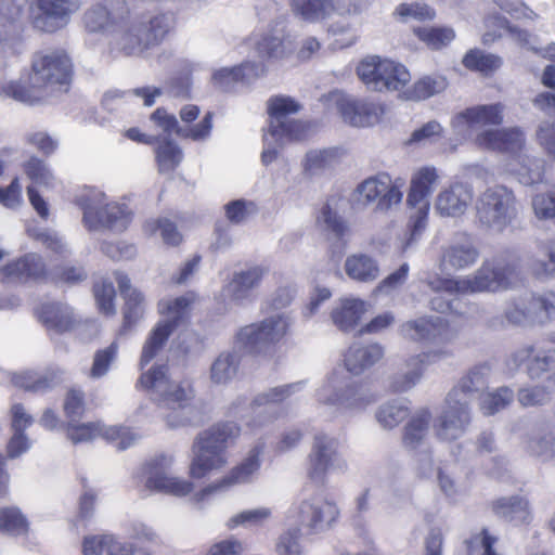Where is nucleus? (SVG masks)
I'll return each instance as SVG.
<instances>
[{
	"instance_id": "obj_29",
	"label": "nucleus",
	"mask_w": 555,
	"mask_h": 555,
	"mask_svg": "<svg viewBox=\"0 0 555 555\" xmlns=\"http://www.w3.org/2000/svg\"><path fill=\"white\" fill-rule=\"evenodd\" d=\"M240 427L231 422L218 423L198 434L193 444L204 448L206 451H215L228 455V448L240 436Z\"/></svg>"
},
{
	"instance_id": "obj_46",
	"label": "nucleus",
	"mask_w": 555,
	"mask_h": 555,
	"mask_svg": "<svg viewBox=\"0 0 555 555\" xmlns=\"http://www.w3.org/2000/svg\"><path fill=\"white\" fill-rule=\"evenodd\" d=\"M433 415L428 409H421L411 417L404 427L403 443L410 449L422 444L429 433Z\"/></svg>"
},
{
	"instance_id": "obj_37",
	"label": "nucleus",
	"mask_w": 555,
	"mask_h": 555,
	"mask_svg": "<svg viewBox=\"0 0 555 555\" xmlns=\"http://www.w3.org/2000/svg\"><path fill=\"white\" fill-rule=\"evenodd\" d=\"M128 14V8L121 2H117L111 10L101 4H95L85 12L83 24L89 31L95 33L109 25L119 24Z\"/></svg>"
},
{
	"instance_id": "obj_14",
	"label": "nucleus",
	"mask_w": 555,
	"mask_h": 555,
	"mask_svg": "<svg viewBox=\"0 0 555 555\" xmlns=\"http://www.w3.org/2000/svg\"><path fill=\"white\" fill-rule=\"evenodd\" d=\"M456 391H449L444 406L434 424V433L441 441H453L467 430L472 416L468 400L457 398Z\"/></svg>"
},
{
	"instance_id": "obj_49",
	"label": "nucleus",
	"mask_w": 555,
	"mask_h": 555,
	"mask_svg": "<svg viewBox=\"0 0 555 555\" xmlns=\"http://www.w3.org/2000/svg\"><path fill=\"white\" fill-rule=\"evenodd\" d=\"M493 509L498 516L509 521L525 522L529 519L528 503L518 496L498 500Z\"/></svg>"
},
{
	"instance_id": "obj_53",
	"label": "nucleus",
	"mask_w": 555,
	"mask_h": 555,
	"mask_svg": "<svg viewBox=\"0 0 555 555\" xmlns=\"http://www.w3.org/2000/svg\"><path fill=\"white\" fill-rule=\"evenodd\" d=\"M447 87L448 81L446 77L440 75L425 76L413 85L409 91L408 98L415 101L426 100L442 92Z\"/></svg>"
},
{
	"instance_id": "obj_13",
	"label": "nucleus",
	"mask_w": 555,
	"mask_h": 555,
	"mask_svg": "<svg viewBox=\"0 0 555 555\" xmlns=\"http://www.w3.org/2000/svg\"><path fill=\"white\" fill-rule=\"evenodd\" d=\"M289 325V318L284 313H278L241 328L237 340L250 352H264L284 338Z\"/></svg>"
},
{
	"instance_id": "obj_35",
	"label": "nucleus",
	"mask_w": 555,
	"mask_h": 555,
	"mask_svg": "<svg viewBox=\"0 0 555 555\" xmlns=\"http://www.w3.org/2000/svg\"><path fill=\"white\" fill-rule=\"evenodd\" d=\"M370 305L359 298H341L331 312V319L340 331L353 330L363 315L369 311Z\"/></svg>"
},
{
	"instance_id": "obj_31",
	"label": "nucleus",
	"mask_w": 555,
	"mask_h": 555,
	"mask_svg": "<svg viewBox=\"0 0 555 555\" xmlns=\"http://www.w3.org/2000/svg\"><path fill=\"white\" fill-rule=\"evenodd\" d=\"M479 257L474 243L466 236H462L443 247L440 268L461 270L473 266Z\"/></svg>"
},
{
	"instance_id": "obj_42",
	"label": "nucleus",
	"mask_w": 555,
	"mask_h": 555,
	"mask_svg": "<svg viewBox=\"0 0 555 555\" xmlns=\"http://www.w3.org/2000/svg\"><path fill=\"white\" fill-rule=\"evenodd\" d=\"M2 273L5 278L16 281L37 279L46 273L44 264L40 256L28 254L13 262L8 263Z\"/></svg>"
},
{
	"instance_id": "obj_34",
	"label": "nucleus",
	"mask_w": 555,
	"mask_h": 555,
	"mask_svg": "<svg viewBox=\"0 0 555 555\" xmlns=\"http://www.w3.org/2000/svg\"><path fill=\"white\" fill-rule=\"evenodd\" d=\"M38 320L49 332L62 334L72 331L76 325V319L72 309L64 304H42L36 311Z\"/></svg>"
},
{
	"instance_id": "obj_54",
	"label": "nucleus",
	"mask_w": 555,
	"mask_h": 555,
	"mask_svg": "<svg viewBox=\"0 0 555 555\" xmlns=\"http://www.w3.org/2000/svg\"><path fill=\"white\" fill-rule=\"evenodd\" d=\"M414 34L433 50L442 49L455 38V33L450 27H416Z\"/></svg>"
},
{
	"instance_id": "obj_57",
	"label": "nucleus",
	"mask_w": 555,
	"mask_h": 555,
	"mask_svg": "<svg viewBox=\"0 0 555 555\" xmlns=\"http://www.w3.org/2000/svg\"><path fill=\"white\" fill-rule=\"evenodd\" d=\"M301 528L291 522L289 528L280 534L275 543L278 555H305L304 546L300 542Z\"/></svg>"
},
{
	"instance_id": "obj_10",
	"label": "nucleus",
	"mask_w": 555,
	"mask_h": 555,
	"mask_svg": "<svg viewBox=\"0 0 555 555\" xmlns=\"http://www.w3.org/2000/svg\"><path fill=\"white\" fill-rule=\"evenodd\" d=\"M402 185V182L392 181L387 173H377L357 185L353 191V201L362 207L375 205L376 210L387 211L401 203Z\"/></svg>"
},
{
	"instance_id": "obj_11",
	"label": "nucleus",
	"mask_w": 555,
	"mask_h": 555,
	"mask_svg": "<svg viewBox=\"0 0 555 555\" xmlns=\"http://www.w3.org/2000/svg\"><path fill=\"white\" fill-rule=\"evenodd\" d=\"M191 302L192 299L189 296H181L172 300L159 302V311L166 314V317L153 328L143 346L140 359L141 367L149 364L163 348L178 322L188 313Z\"/></svg>"
},
{
	"instance_id": "obj_61",
	"label": "nucleus",
	"mask_w": 555,
	"mask_h": 555,
	"mask_svg": "<svg viewBox=\"0 0 555 555\" xmlns=\"http://www.w3.org/2000/svg\"><path fill=\"white\" fill-rule=\"evenodd\" d=\"M528 452L542 462L555 460V436L545 434L529 439L527 443Z\"/></svg>"
},
{
	"instance_id": "obj_43",
	"label": "nucleus",
	"mask_w": 555,
	"mask_h": 555,
	"mask_svg": "<svg viewBox=\"0 0 555 555\" xmlns=\"http://www.w3.org/2000/svg\"><path fill=\"white\" fill-rule=\"evenodd\" d=\"M344 268L350 279L362 283H371L380 274L377 261L365 254L350 255Z\"/></svg>"
},
{
	"instance_id": "obj_12",
	"label": "nucleus",
	"mask_w": 555,
	"mask_h": 555,
	"mask_svg": "<svg viewBox=\"0 0 555 555\" xmlns=\"http://www.w3.org/2000/svg\"><path fill=\"white\" fill-rule=\"evenodd\" d=\"M131 210L125 204L106 203L101 192H93L83 203V222L90 230L105 227L124 231L131 221Z\"/></svg>"
},
{
	"instance_id": "obj_38",
	"label": "nucleus",
	"mask_w": 555,
	"mask_h": 555,
	"mask_svg": "<svg viewBox=\"0 0 555 555\" xmlns=\"http://www.w3.org/2000/svg\"><path fill=\"white\" fill-rule=\"evenodd\" d=\"M228 463V455L210 450L206 451L204 448L193 444L189 474L194 479H202L214 472L222 469Z\"/></svg>"
},
{
	"instance_id": "obj_59",
	"label": "nucleus",
	"mask_w": 555,
	"mask_h": 555,
	"mask_svg": "<svg viewBox=\"0 0 555 555\" xmlns=\"http://www.w3.org/2000/svg\"><path fill=\"white\" fill-rule=\"evenodd\" d=\"M340 156V151L336 147L310 151L306 155L305 170L311 175L335 164Z\"/></svg>"
},
{
	"instance_id": "obj_33",
	"label": "nucleus",
	"mask_w": 555,
	"mask_h": 555,
	"mask_svg": "<svg viewBox=\"0 0 555 555\" xmlns=\"http://www.w3.org/2000/svg\"><path fill=\"white\" fill-rule=\"evenodd\" d=\"M266 72L267 67L262 62L246 61L237 66L223 67L214 72L211 80L217 88L228 90L235 82L258 78Z\"/></svg>"
},
{
	"instance_id": "obj_26",
	"label": "nucleus",
	"mask_w": 555,
	"mask_h": 555,
	"mask_svg": "<svg viewBox=\"0 0 555 555\" xmlns=\"http://www.w3.org/2000/svg\"><path fill=\"white\" fill-rule=\"evenodd\" d=\"M301 388V383L288 384L271 388L258 395L250 403L251 414L259 417V425L276 417V405L289 398Z\"/></svg>"
},
{
	"instance_id": "obj_36",
	"label": "nucleus",
	"mask_w": 555,
	"mask_h": 555,
	"mask_svg": "<svg viewBox=\"0 0 555 555\" xmlns=\"http://www.w3.org/2000/svg\"><path fill=\"white\" fill-rule=\"evenodd\" d=\"M447 353L444 351H431L424 352L412 357L406 362L408 371L398 376L392 384V388L395 391H406L414 387L416 383L421 379L425 367L429 364L435 363L437 360L444 357Z\"/></svg>"
},
{
	"instance_id": "obj_56",
	"label": "nucleus",
	"mask_w": 555,
	"mask_h": 555,
	"mask_svg": "<svg viewBox=\"0 0 555 555\" xmlns=\"http://www.w3.org/2000/svg\"><path fill=\"white\" fill-rule=\"evenodd\" d=\"M0 531L10 535H22L28 531V522L17 507L0 508Z\"/></svg>"
},
{
	"instance_id": "obj_4",
	"label": "nucleus",
	"mask_w": 555,
	"mask_h": 555,
	"mask_svg": "<svg viewBox=\"0 0 555 555\" xmlns=\"http://www.w3.org/2000/svg\"><path fill=\"white\" fill-rule=\"evenodd\" d=\"M518 281L516 268L501 260L485 261L473 274L456 279H436L428 282L435 292L465 295L498 292L513 286Z\"/></svg>"
},
{
	"instance_id": "obj_28",
	"label": "nucleus",
	"mask_w": 555,
	"mask_h": 555,
	"mask_svg": "<svg viewBox=\"0 0 555 555\" xmlns=\"http://www.w3.org/2000/svg\"><path fill=\"white\" fill-rule=\"evenodd\" d=\"M116 281L125 298L124 321L118 334L126 335L143 318L145 310L144 296L141 292L131 287L130 280L126 274L117 272Z\"/></svg>"
},
{
	"instance_id": "obj_47",
	"label": "nucleus",
	"mask_w": 555,
	"mask_h": 555,
	"mask_svg": "<svg viewBox=\"0 0 555 555\" xmlns=\"http://www.w3.org/2000/svg\"><path fill=\"white\" fill-rule=\"evenodd\" d=\"M11 380L16 387L28 391L40 392L56 385L61 378L59 372H49L44 375H39L35 372H24L13 374Z\"/></svg>"
},
{
	"instance_id": "obj_2",
	"label": "nucleus",
	"mask_w": 555,
	"mask_h": 555,
	"mask_svg": "<svg viewBox=\"0 0 555 555\" xmlns=\"http://www.w3.org/2000/svg\"><path fill=\"white\" fill-rule=\"evenodd\" d=\"M70 67L69 59L63 53H37L33 59L29 86L9 82L0 88V96L35 104L54 91L56 87L68 83Z\"/></svg>"
},
{
	"instance_id": "obj_64",
	"label": "nucleus",
	"mask_w": 555,
	"mask_h": 555,
	"mask_svg": "<svg viewBox=\"0 0 555 555\" xmlns=\"http://www.w3.org/2000/svg\"><path fill=\"white\" fill-rule=\"evenodd\" d=\"M534 215L540 220L555 219V188L532 198Z\"/></svg>"
},
{
	"instance_id": "obj_51",
	"label": "nucleus",
	"mask_w": 555,
	"mask_h": 555,
	"mask_svg": "<svg viewBox=\"0 0 555 555\" xmlns=\"http://www.w3.org/2000/svg\"><path fill=\"white\" fill-rule=\"evenodd\" d=\"M237 369V356L232 352H222L211 364L210 379L215 384H227L236 375Z\"/></svg>"
},
{
	"instance_id": "obj_20",
	"label": "nucleus",
	"mask_w": 555,
	"mask_h": 555,
	"mask_svg": "<svg viewBox=\"0 0 555 555\" xmlns=\"http://www.w3.org/2000/svg\"><path fill=\"white\" fill-rule=\"evenodd\" d=\"M171 457L162 455L150 462L146 466L145 488L150 491L163 492L176 496H184L192 492L193 483L185 479L171 476L167 468L171 465Z\"/></svg>"
},
{
	"instance_id": "obj_41",
	"label": "nucleus",
	"mask_w": 555,
	"mask_h": 555,
	"mask_svg": "<svg viewBox=\"0 0 555 555\" xmlns=\"http://www.w3.org/2000/svg\"><path fill=\"white\" fill-rule=\"evenodd\" d=\"M165 132H177L179 135L190 137L193 140L205 139L209 135L212 128V115L207 113L204 119L186 132L178 128V121L175 116L168 115L166 111L157 108L151 116Z\"/></svg>"
},
{
	"instance_id": "obj_3",
	"label": "nucleus",
	"mask_w": 555,
	"mask_h": 555,
	"mask_svg": "<svg viewBox=\"0 0 555 555\" xmlns=\"http://www.w3.org/2000/svg\"><path fill=\"white\" fill-rule=\"evenodd\" d=\"M525 142V134L518 127L485 130L475 138L476 145L481 149L511 154V172L520 183L531 185L542 181L543 162L521 153Z\"/></svg>"
},
{
	"instance_id": "obj_19",
	"label": "nucleus",
	"mask_w": 555,
	"mask_h": 555,
	"mask_svg": "<svg viewBox=\"0 0 555 555\" xmlns=\"http://www.w3.org/2000/svg\"><path fill=\"white\" fill-rule=\"evenodd\" d=\"M338 384L336 374H332L318 390V400L338 411L363 409L372 401L371 397L360 387L347 386L341 393H338L343 390Z\"/></svg>"
},
{
	"instance_id": "obj_21",
	"label": "nucleus",
	"mask_w": 555,
	"mask_h": 555,
	"mask_svg": "<svg viewBox=\"0 0 555 555\" xmlns=\"http://www.w3.org/2000/svg\"><path fill=\"white\" fill-rule=\"evenodd\" d=\"M504 105L501 103L476 105L455 114L451 119L452 130L460 137H468L481 126H499L503 122Z\"/></svg>"
},
{
	"instance_id": "obj_8",
	"label": "nucleus",
	"mask_w": 555,
	"mask_h": 555,
	"mask_svg": "<svg viewBox=\"0 0 555 555\" xmlns=\"http://www.w3.org/2000/svg\"><path fill=\"white\" fill-rule=\"evenodd\" d=\"M347 470L348 462L339 440L323 433L317 434L307 459V476L315 482H324L327 475Z\"/></svg>"
},
{
	"instance_id": "obj_52",
	"label": "nucleus",
	"mask_w": 555,
	"mask_h": 555,
	"mask_svg": "<svg viewBox=\"0 0 555 555\" xmlns=\"http://www.w3.org/2000/svg\"><path fill=\"white\" fill-rule=\"evenodd\" d=\"M272 516V511L269 507H257L251 509H244L233 516L227 521V527L233 530L237 527H259L264 525Z\"/></svg>"
},
{
	"instance_id": "obj_18",
	"label": "nucleus",
	"mask_w": 555,
	"mask_h": 555,
	"mask_svg": "<svg viewBox=\"0 0 555 555\" xmlns=\"http://www.w3.org/2000/svg\"><path fill=\"white\" fill-rule=\"evenodd\" d=\"M300 104L294 99L285 95H278L268 101V113L270 115L269 129L272 135L285 133L289 139H304L306 126L289 116L298 113Z\"/></svg>"
},
{
	"instance_id": "obj_7",
	"label": "nucleus",
	"mask_w": 555,
	"mask_h": 555,
	"mask_svg": "<svg viewBox=\"0 0 555 555\" xmlns=\"http://www.w3.org/2000/svg\"><path fill=\"white\" fill-rule=\"evenodd\" d=\"M359 79L372 91H397L411 80L405 66L389 59L370 55L356 68Z\"/></svg>"
},
{
	"instance_id": "obj_44",
	"label": "nucleus",
	"mask_w": 555,
	"mask_h": 555,
	"mask_svg": "<svg viewBox=\"0 0 555 555\" xmlns=\"http://www.w3.org/2000/svg\"><path fill=\"white\" fill-rule=\"evenodd\" d=\"M261 452V448H253L238 465L234 466L221 478L228 490L234 486L249 482L253 479L254 475L260 468Z\"/></svg>"
},
{
	"instance_id": "obj_22",
	"label": "nucleus",
	"mask_w": 555,
	"mask_h": 555,
	"mask_svg": "<svg viewBox=\"0 0 555 555\" xmlns=\"http://www.w3.org/2000/svg\"><path fill=\"white\" fill-rule=\"evenodd\" d=\"M21 8L16 4L0 9V66L21 52L18 18Z\"/></svg>"
},
{
	"instance_id": "obj_27",
	"label": "nucleus",
	"mask_w": 555,
	"mask_h": 555,
	"mask_svg": "<svg viewBox=\"0 0 555 555\" xmlns=\"http://www.w3.org/2000/svg\"><path fill=\"white\" fill-rule=\"evenodd\" d=\"M267 272L263 266H253L234 272L230 282L223 287V296L234 302L247 299L251 291L259 287Z\"/></svg>"
},
{
	"instance_id": "obj_25",
	"label": "nucleus",
	"mask_w": 555,
	"mask_h": 555,
	"mask_svg": "<svg viewBox=\"0 0 555 555\" xmlns=\"http://www.w3.org/2000/svg\"><path fill=\"white\" fill-rule=\"evenodd\" d=\"M253 44L257 56L263 60H283L293 52V40L286 34L285 26L282 23L276 24L272 29L264 34L260 39H254Z\"/></svg>"
},
{
	"instance_id": "obj_15",
	"label": "nucleus",
	"mask_w": 555,
	"mask_h": 555,
	"mask_svg": "<svg viewBox=\"0 0 555 555\" xmlns=\"http://www.w3.org/2000/svg\"><path fill=\"white\" fill-rule=\"evenodd\" d=\"M294 15L308 23H321L334 15L351 16L361 13L357 0H291Z\"/></svg>"
},
{
	"instance_id": "obj_39",
	"label": "nucleus",
	"mask_w": 555,
	"mask_h": 555,
	"mask_svg": "<svg viewBox=\"0 0 555 555\" xmlns=\"http://www.w3.org/2000/svg\"><path fill=\"white\" fill-rule=\"evenodd\" d=\"M384 356V349L378 344L366 346L352 345L345 354L344 363L350 373L361 374L364 370L378 362Z\"/></svg>"
},
{
	"instance_id": "obj_50",
	"label": "nucleus",
	"mask_w": 555,
	"mask_h": 555,
	"mask_svg": "<svg viewBox=\"0 0 555 555\" xmlns=\"http://www.w3.org/2000/svg\"><path fill=\"white\" fill-rule=\"evenodd\" d=\"M488 374V366H476L464 375L450 391L457 390V398L469 401L470 395L485 386Z\"/></svg>"
},
{
	"instance_id": "obj_24",
	"label": "nucleus",
	"mask_w": 555,
	"mask_h": 555,
	"mask_svg": "<svg viewBox=\"0 0 555 555\" xmlns=\"http://www.w3.org/2000/svg\"><path fill=\"white\" fill-rule=\"evenodd\" d=\"M40 15L36 16L37 28L52 33L66 24L68 17L78 11L81 0H37Z\"/></svg>"
},
{
	"instance_id": "obj_23",
	"label": "nucleus",
	"mask_w": 555,
	"mask_h": 555,
	"mask_svg": "<svg viewBox=\"0 0 555 555\" xmlns=\"http://www.w3.org/2000/svg\"><path fill=\"white\" fill-rule=\"evenodd\" d=\"M474 189L467 182L455 181L442 189L435 202L436 210L444 217H460L470 205Z\"/></svg>"
},
{
	"instance_id": "obj_9",
	"label": "nucleus",
	"mask_w": 555,
	"mask_h": 555,
	"mask_svg": "<svg viewBox=\"0 0 555 555\" xmlns=\"http://www.w3.org/2000/svg\"><path fill=\"white\" fill-rule=\"evenodd\" d=\"M339 517L334 502L321 495H313L293 505L287 519L294 526L302 527L308 533L318 534L331 529Z\"/></svg>"
},
{
	"instance_id": "obj_40",
	"label": "nucleus",
	"mask_w": 555,
	"mask_h": 555,
	"mask_svg": "<svg viewBox=\"0 0 555 555\" xmlns=\"http://www.w3.org/2000/svg\"><path fill=\"white\" fill-rule=\"evenodd\" d=\"M532 346L519 348L512 357L515 365H520L528 361V374L531 378H539L541 375L555 366V349L540 350L535 354Z\"/></svg>"
},
{
	"instance_id": "obj_16",
	"label": "nucleus",
	"mask_w": 555,
	"mask_h": 555,
	"mask_svg": "<svg viewBox=\"0 0 555 555\" xmlns=\"http://www.w3.org/2000/svg\"><path fill=\"white\" fill-rule=\"evenodd\" d=\"M332 99L345 122L353 127H373L383 120L386 108L379 102L333 93Z\"/></svg>"
},
{
	"instance_id": "obj_60",
	"label": "nucleus",
	"mask_w": 555,
	"mask_h": 555,
	"mask_svg": "<svg viewBox=\"0 0 555 555\" xmlns=\"http://www.w3.org/2000/svg\"><path fill=\"white\" fill-rule=\"evenodd\" d=\"M156 160L159 172H171L181 163L182 152L173 142L165 141L156 149Z\"/></svg>"
},
{
	"instance_id": "obj_17",
	"label": "nucleus",
	"mask_w": 555,
	"mask_h": 555,
	"mask_svg": "<svg viewBox=\"0 0 555 555\" xmlns=\"http://www.w3.org/2000/svg\"><path fill=\"white\" fill-rule=\"evenodd\" d=\"M67 438L73 443L88 442L102 436L108 441L116 442L119 450H125L132 446L139 436L126 427L109 426L105 427L100 423H83L67 422L66 425Z\"/></svg>"
},
{
	"instance_id": "obj_63",
	"label": "nucleus",
	"mask_w": 555,
	"mask_h": 555,
	"mask_svg": "<svg viewBox=\"0 0 555 555\" xmlns=\"http://www.w3.org/2000/svg\"><path fill=\"white\" fill-rule=\"evenodd\" d=\"M296 140L297 139L287 138L285 133L272 135V131L268 129V131L263 134V150L261 153L262 164L266 166L272 164L274 160H276L279 152L283 145L289 141Z\"/></svg>"
},
{
	"instance_id": "obj_30",
	"label": "nucleus",
	"mask_w": 555,
	"mask_h": 555,
	"mask_svg": "<svg viewBox=\"0 0 555 555\" xmlns=\"http://www.w3.org/2000/svg\"><path fill=\"white\" fill-rule=\"evenodd\" d=\"M403 337L415 341H443L450 339L441 318H420L401 325Z\"/></svg>"
},
{
	"instance_id": "obj_48",
	"label": "nucleus",
	"mask_w": 555,
	"mask_h": 555,
	"mask_svg": "<svg viewBox=\"0 0 555 555\" xmlns=\"http://www.w3.org/2000/svg\"><path fill=\"white\" fill-rule=\"evenodd\" d=\"M462 63L466 68L488 76L498 70L503 62L499 55L473 49L464 55Z\"/></svg>"
},
{
	"instance_id": "obj_1",
	"label": "nucleus",
	"mask_w": 555,
	"mask_h": 555,
	"mask_svg": "<svg viewBox=\"0 0 555 555\" xmlns=\"http://www.w3.org/2000/svg\"><path fill=\"white\" fill-rule=\"evenodd\" d=\"M139 385L150 392L160 409L165 410L163 417L168 428L175 429L199 423L198 411L193 404L195 390L191 380L171 379L167 375V366L160 365L143 373Z\"/></svg>"
},
{
	"instance_id": "obj_45",
	"label": "nucleus",
	"mask_w": 555,
	"mask_h": 555,
	"mask_svg": "<svg viewBox=\"0 0 555 555\" xmlns=\"http://www.w3.org/2000/svg\"><path fill=\"white\" fill-rule=\"evenodd\" d=\"M534 294L525 293L507 304L505 318L513 324H533L538 323L537 308L533 304Z\"/></svg>"
},
{
	"instance_id": "obj_62",
	"label": "nucleus",
	"mask_w": 555,
	"mask_h": 555,
	"mask_svg": "<svg viewBox=\"0 0 555 555\" xmlns=\"http://www.w3.org/2000/svg\"><path fill=\"white\" fill-rule=\"evenodd\" d=\"M514 399V392L507 387H501L495 391L485 393L481 398L480 408L486 415L507 406Z\"/></svg>"
},
{
	"instance_id": "obj_58",
	"label": "nucleus",
	"mask_w": 555,
	"mask_h": 555,
	"mask_svg": "<svg viewBox=\"0 0 555 555\" xmlns=\"http://www.w3.org/2000/svg\"><path fill=\"white\" fill-rule=\"evenodd\" d=\"M143 231L147 236H154L159 232L165 244L178 245L182 236L173 222L168 219H151L143 225Z\"/></svg>"
},
{
	"instance_id": "obj_6",
	"label": "nucleus",
	"mask_w": 555,
	"mask_h": 555,
	"mask_svg": "<svg viewBox=\"0 0 555 555\" xmlns=\"http://www.w3.org/2000/svg\"><path fill=\"white\" fill-rule=\"evenodd\" d=\"M479 223L494 232L504 231L516 216V198L512 190L494 185L485 190L476 201Z\"/></svg>"
},
{
	"instance_id": "obj_32",
	"label": "nucleus",
	"mask_w": 555,
	"mask_h": 555,
	"mask_svg": "<svg viewBox=\"0 0 555 555\" xmlns=\"http://www.w3.org/2000/svg\"><path fill=\"white\" fill-rule=\"evenodd\" d=\"M440 181V173L434 166H423L414 170L410 180V188L406 197L409 206L417 204H429L431 195Z\"/></svg>"
},
{
	"instance_id": "obj_5",
	"label": "nucleus",
	"mask_w": 555,
	"mask_h": 555,
	"mask_svg": "<svg viewBox=\"0 0 555 555\" xmlns=\"http://www.w3.org/2000/svg\"><path fill=\"white\" fill-rule=\"evenodd\" d=\"M170 18L166 15L142 16L128 14L119 23L115 43L126 54H139L156 43L168 31Z\"/></svg>"
},
{
	"instance_id": "obj_55",
	"label": "nucleus",
	"mask_w": 555,
	"mask_h": 555,
	"mask_svg": "<svg viewBox=\"0 0 555 555\" xmlns=\"http://www.w3.org/2000/svg\"><path fill=\"white\" fill-rule=\"evenodd\" d=\"M409 415V408L400 401H390L383 404L376 412V420L385 429H392L402 423Z\"/></svg>"
}]
</instances>
